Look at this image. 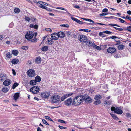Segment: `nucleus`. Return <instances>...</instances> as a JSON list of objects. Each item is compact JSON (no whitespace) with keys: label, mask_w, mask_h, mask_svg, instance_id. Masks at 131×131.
I'll return each mask as SVG.
<instances>
[{"label":"nucleus","mask_w":131,"mask_h":131,"mask_svg":"<svg viewBox=\"0 0 131 131\" xmlns=\"http://www.w3.org/2000/svg\"><path fill=\"white\" fill-rule=\"evenodd\" d=\"M85 97H86L85 96H83V95L78 96H77L74 99L72 105L75 106L79 105L83 102L84 99L85 98Z\"/></svg>","instance_id":"obj_1"},{"label":"nucleus","mask_w":131,"mask_h":131,"mask_svg":"<svg viewBox=\"0 0 131 131\" xmlns=\"http://www.w3.org/2000/svg\"><path fill=\"white\" fill-rule=\"evenodd\" d=\"M51 102L53 103L59 104L60 101V96L58 95H55L52 96L51 98Z\"/></svg>","instance_id":"obj_2"},{"label":"nucleus","mask_w":131,"mask_h":131,"mask_svg":"<svg viewBox=\"0 0 131 131\" xmlns=\"http://www.w3.org/2000/svg\"><path fill=\"white\" fill-rule=\"evenodd\" d=\"M111 110L112 111H114V113L116 114H121L123 113V111L120 107H115L112 106L111 108Z\"/></svg>","instance_id":"obj_3"},{"label":"nucleus","mask_w":131,"mask_h":131,"mask_svg":"<svg viewBox=\"0 0 131 131\" xmlns=\"http://www.w3.org/2000/svg\"><path fill=\"white\" fill-rule=\"evenodd\" d=\"M34 33L32 31H28L26 34L25 37L27 40H30L33 37Z\"/></svg>","instance_id":"obj_4"},{"label":"nucleus","mask_w":131,"mask_h":131,"mask_svg":"<svg viewBox=\"0 0 131 131\" xmlns=\"http://www.w3.org/2000/svg\"><path fill=\"white\" fill-rule=\"evenodd\" d=\"M40 91L39 87L37 86H34L31 88L30 89V91L34 94L37 93Z\"/></svg>","instance_id":"obj_5"},{"label":"nucleus","mask_w":131,"mask_h":131,"mask_svg":"<svg viewBox=\"0 0 131 131\" xmlns=\"http://www.w3.org/2000/svg\"><path fill=\"white\" fill-rule=\"evenodd\" d=\"M27 75L29 77H32L35 75V72L34 70L32 69L29 70L27 72Z\"/></svg>","instance_id":"obj_6"},{"label":"nucleus","mask_w":131,"mask_h":131,"mask_svg":"<svg viewBox=\"0 0 131 131\" xmlns=\"http://www.w3.org/2000/svg\"><path fill=\"white\" fill-rule=\"evenodd\" d=\"M102 18L104 19H105V18H110V19H115V18H117V19H118L122 23H124V22H125V21L124 20H123L122 19L120 18H117L116 17H115L114 16H110V17H102Z\"/></svg>","instance_id":"obj_7"},{"label":"nucleus","mask_w":131,"mask_h":131,"mask_svg":"<svg viewBox=\"0 0 131 131\" xmlns=\"http://www.w3.org/2000/svg\"><path fill=\"white\" fill-rule=\"evenodd\" d=\"M72 101V99L70 98L67 99L64 102V104L67 106H70Z\"/></svg>","instance_id":"obj_8"},{"label":"nucleus","mask_w":131,"mask_h":131,"mask_svg":"<svg viewBox=\"0 0 131 131\" xmlns=\"http://www.w3.org/2000/svg\"><path fill=\"white\" fill-rule=\"evenodd\" d=\"M107 52L110 53H113L116 51V49L115 48L113 47H109L107 49Z\"/></svg>","instance_id":"obj_9"},{"label":"nucleus","mask_w":131,"mask_h":131,"mask_svg":"<svg viewBox=\"0 0 131 131\" xmlns=\"http://www.w3.org/2000/svg\"><path fill=\"white\" fill-rule=\"evenodd\" d=\"M12 82L11 80L7 79L5 80L3 82V84L5 86H8Z\"/></svg>","instance_id":"obj_10"},{"label":"nucleus","mask_w":131,"mask_h":131,"mask_svg":"<svg viewBox=\"0 0 131 131\" xmlns=\"http://www.w3.org/2000/svg\"><path fill=\"white\" fill-rule=\"evenodd\" d=\"M50 95V93L49 92H44L41 94V96L43 98H48Z\"/></svg>","instance_id":"obj_11"},{"label":"nucleus","mask_w":131,"mask_h":131,"mask_svg":"<svg viewBox=\"0 0 131 131\" xmlns=\"http://www.w3.org/2000/svg\"><path fill=\"white\" fill-rule=\"evenodd\" d=\"M87 40V38L85 35H80V40L81 42L85 43Z\"/></svg>","instance_id":"obj_12"},{"label":"nucleus","mask_w":131,"mask_h":131,"mask_svg":"<svg viewBox=\"0 0 131 131\" xmlns=\"http://www.w3.org/2000/svg\"><path fill=\"white\" fill-rule=\"evenodd\" d=\"M51 37L53 38L54 40H58L59 37L58 34L56 33L52 34L51 35Z\"/></svg>","instance_id":"obj_13"},{"label":"nucleus","mask_w":131,"mask_h":131,"mask_svg":"<svg viewBox=\"0 0 131 131\" xmlns=\"http://www.w3.org/2000/svg\"><path fill=\"white\" fill-rule=\"evenodd\" d=\"M54 38H48L47 39V41L48 42V43L49 45H51L53 43V42Z\"/></svg>","instance_id":"obj_14"},{"label":"nucleus","mask_w":131,"mask_h":131,"mask_svg":"<svg viewBox=\"0 0 131 131\" xmlns=\"http://www.w3.org/2000/svg\"><path fill=\"white\" fill-rule=\"evenodd\" d=\"M59 37L60 38H63L65 36V34L63 32L60 31L58 33Z\"/></svg>","instance_id":"obj_15"},{"label":"nucleus","mask_w":131,"mask_h":131,"mask_svg":"<svg viewBox=\"0 0 131 131\" xmlns=\"http://www.w3.org/2000/svg\"><path fill=\"white\" fill-rule=\"evenodd\" d=\"M83 96H85V97H85V98L84 99V100L85 102H87L89 103L92 102V100L89 97H87L86 95H84Z\"/></svg>","instance_id":"obj_16"},{"label":"nucleus","mask_w":131,"mask_h":131,"mask_svg":"<svg viewBox=\"0 0 131 131\" xmlns=\"http://www.w3.org/2000/svg\"><path fill=\"white\" fill-rule=\"evenodd\" d=\"M86 43V45L88 46H93V44L92 42H91L89 40H86L85 43Z\"/></svg>","instance_id":"obj_17"},{"label":"nucleus","mask_w":131,"mask_h":131,"mask_svg":"<svg viewBox=\"0 0 131 131\" xmlns=\"http://www.w3.org/2000/svg\"><path fill=\"white\" fill-rule=\"evenodd\" d=\"M110 114L112 116V117L114 119L118 120L119 119V118L117 117L116 115L114 114H112L111 113H110Z\"/></svg>","instance_id":"obj_18"},{"label":"nucleus","mask_w":131,"mask_h":131,"mask_svg":"<svg viewBox=\"0 0 131 131\" xmlns=\"http://www.w3.org/2000/svg\"><path fill=\"white\" fill-rule=\"evenodd\" d=\"M100 25H105V26H108V25H109V26H115L117 27H120V26H119V25L115 24H109L108 25H107V24H102L101 23H100Z\"/></svg>","instance_id":"obj_19"},{"label":"nucleus","mask_w":131,"mask_h":131,"mask_svg":"<svg viewBox=\"0 0 131 131\" xmlns=\"http://www.w3.org/2000/svg\"><path fill=\"white\" fill-rule=\"evenodd\" d=\"M19 94L20 93H16L15 94L14 97V100L16 101L18 99V98L19 97Z\"/></svg>","instance_id":"obj_20"},{"label":"nucleus","mask_w":131,"mask_h":131,"mask_svg":"<svg viewBox=\"0 0 131 131\" xmlns=\"http://www.w3.org/2000/svg\"><path fill=\"white\" fill-rule=\"evenodd\" d=\"M6 78V76L4 74H0V81H3Z\"/></svg>","instance_id":"obj_21"},{"label":"nucleus","mask_w":131,"mask_h":131,"mask_svg":"<svg viewBox=\"0 0 131 131\" xmlns=\"http://www.w3.org/2000/svg\"><path fill=\"white\" fill-rule=\"evenodd\" d=\"M41 61V59L39 57H37L36 58L35 62L37 64L40 63Z\"/></svg>","instance_id":"obj_22"},{"label":"nucleus","mask_w":131,"mask_h":131,"mask_svg":"<svg viewBox=\"0 0 131 131\" xmlns=\"http://www.w3.org/2000/svg\"><path fill=\"white\" fill-rule=\"evenodd\" d=\"M11 62L13 64H15L18 63L19 60L17 59H13Z\"/></svg>","instance_id":"obj_23"},{"label":"nucleus","mask_w":131,"mask_h":131,"mask_svg":"<svg viewBox=\"0 0 131 131\" xmlns=\"http://www.w3.org/2000/svg\"><path fill=\"white\" fill-rule=\"evenodd\" d=\"M35 80L36 82H39L41 81V78L39 76L37 75L36 77L35 78Z\"/></svg>","instance_id":"obj_24"},{"label":"nucleus","mask_w":131,"mask_h":131,"mask_svg":"<svg viewBox=\"0 0 131 131\" xmlns=\"http://www.w3.org/2000/svg\"><path fill=\"white\" fill-rule=\"evenodd\" d=\"M12 53L14 55L17 56L18 54V51L16 50H14L12 51Z\"/></svg>","instance_id":"obj_25"},{"label":"nucleus","mask_w":131,"mask_h":131,"mask_svg":"<svg viewBox=\"0 0 131 131\" xmlns=\"http://www.w3.org/2000/svg\"><path fill=\"white\" fill-rule=\"evenodd\" d=\"M36 84V82L35 80H31L30 82V84L32 85H34Z\"/></svg>","instance_id":"obj_26"},{"label":"nucleus","mask_w":131,"mask_h":131,"mask_svg":"<svg viewBox=\"0 0 131 131\" xmlns=\"http://www.w3.org/2000/svg\"><path fill=\"white\" fill-rule=\"evenodd\" d=\"M8 89L7 87H4L2 89V91L5 93L6 92L8 91Z\"/></svg>","instance_id":"obj_27"},{"label":"nucleus","mask_w":131,"mask_h":131,"mask_svg":"<svg viewBox=\"0 0 131 131\" xmlns=\"http://www.w3.org/2000/svg\"><path fill=\"white\" fill-rule=\"evenodd\" d=\"M48 49V47L47 46H44L41 49V50L43 51H47Z\"/></svg>","instance_id":"obj_28"},{"label":"nucleus","mask_w":131,"mask_h":131,"mask_svg":"<svg viewBox=\"0 0 131 131\" xmlns=\"http://www.w3.org/2000/svg\"><path fill=\"white\" fill-rule=\"evenodd\" d=\"M125 46L123 44L119 45L118 46V48L119 50H122L124 47Z\"/></svg>","instance_id":"obj_29"},{"label":"nucleus","mask_w":131,"mask_h":131,"mask_svg":"<svg viewBox=\"0 0 131 131\" xmlns=\"http://www.w3.org/2000/svg\"><path fill=\"white\" fill-rule=\"evenodd\" d=\"M93 47L97 50H100L101 49V48L99 46H97L94 43L93 44Z\"/></svg>","instance_id":"obj_30"},{"label":"nucleus","mask_w":131,"mask_h":131,"mask_svg":"<svg viewBox=\"0 0 131 131\" xmlns=\"http://www.w3.org/2000/svg\"><path fill=\"white\" fill-rule=\"evenodd\" d=\"M102 98V96H101L100 95H98L95 96L94 99L95 100H97L101 99Z\"/></svg>","instance_id":"obj_31"},{"label":"nucleus","mask_w":131,"mask_h":131,"mask_svg":"<svg viewBox=\"0 0 131 131\" xmlns=\"http://www.w3.org/2000/svg\"><path fill=\"white\" fill-rule=\"evenodd\" d=\"M71 19L72 20H74V21L76 22L77 23H79V21L80 20H79L78 19L74 18L72 16L71 18Z\"/></svg>","instance_id":"obj_32"},{"label":"nucleus","mask_w":131,"mask_h":131,"mask_svg":"<svg viewBox=\"0 0 131 131\" xmlns=\"http://www.w3.org/2000/svg\"><path fill=\"white\" fill-rule=\"evenodd\" d=\"M19 85V84L16 82L14 83L12 86V89H14L16 87L18 86Z\"/></svg>","instance_id":"obj_33"},{"label":"nucleus","mask_w":131,"mask_h":131,"mask_svg":"<svg viewBox=\"0 0 131 131\" xmlns=\"http://www.w3.org/2000/svg\"><path fill=\"white\" fill-rule=\"evenodd\" d=\"M14 11L15 13H18L20 12V10L18 8H16L14 9Z\"/></svg>","instance_id":"obj_34"},{"label":"nucleus","mask_w":131,"mask_h":131,"mask_svg":"<svg viewBox=\"0 0 131 131\" xmlns=\"http://www.w3.org/2000/svg\"><path fill=\"white\" fill-rule=\"evenodd\" d=\"M6 56L8 58H10L12 57V56L11 55L10 52H8L7 53Z\"/></svg>","instance_id":"obj_35"},{"label":"nucleus","mask_w":131,"mask_h":131,"mask_svg":"<svg viewBox=\"0 0 131 131\" xmlns=\"http://www.w3.org/2000/svg\"><path fill=\"white\" fill-rule=\"evenodd\" d=\"M94 102V104L96 105H98L101 103V101L99 100H97Z\"/></svg>","instance_id":"obj_36"},{"label":"nucleus","mask_w":131,"mask_h":131,"mask_svg":"<svg viewBox=\"0 0 131 131\" xmlns=\"http://www.w3.org/2000/svg\"><path fill=\"white\" fill-rule=\"evenodd\" d=\"M82 19L84 20H85L87 21H89V22H92V23H94V21L93 20H92L91 19L85 18H82Z\"/></svg>","instance_id":"obj_37"},{"label":"nucleus","mask_w":131,"mask_h":131,"mask_svg":"<svg viewBox=\"0 0 131 131\" xmlns=\"http://www.w3.org/2000/svg\"><path fill=\"white\" fill-rule=\"evenodd\" d=\"M80 31H82L84 32H90V30L88 29H81L79 30Z\"/></svg>","instance_id":"obj_38"},{"label":"nucleus","mask_w":131,"mask_h":131,"mask_svg":"<svg viewBox=\"0 0 131 131\" xmlns=\"http://www.w3.org/2000/svg\"><path fill=\"white\" fill-rule=\"evenodd\" d=\"M73 94V93H69L67 94H65V95L66 96V97L67 98L68 97H69L71 96Z\"/></svg>","instance_id":"obj_39"},{"label":"nucleus","mask_w":131,"mask_h":131,"mask_svg":"<svg viewBox=\"0 0 131 131\" xmlns=\"http://www.w3.org/2000/svg\"><path fill=\"white\" fill-rule=\"evenodd\" d=\"M113 27L115 29L118 31H122L123 30V29L122 28H119L114 26H113Z\"/></svg>","instance_id":"obj_40"},{"label":"nucleus","mask_w":131,"mask_h":131,"mask_svg":"<svg viewBox=\"0 0 131 131\" xmlns=\"http://www.w3.org/2000/svg\"><path fill=\"white\" fill-rule=\"evenodd\" d=\"M25 21L29 22L30 20V18L29 17H26L25 18Z\"/></svg>","instance_id":"obj_41"},{"label":"nucleus","mask_w":131,"mask_h":131,"mask_svg":"<svg viewBox=\"0 0 131 131\" xmlns=\"http://www.w3.org/2000/svg\"><path fill=\"white\" fill-rule=\"evenodd\" d=\"M67 98L66 96L64 94L63 96H62L61 97V101H64Z\"/></svg>","instance_id":"obj_42"},{"label":"nucleus","mask_w":131,"mask_h":131,"mask_svg":"<svg viewBox=\"0 0 131 131\" xmlns=\"http://www.w3.org/2000/svg\"><path fill=\"white\" fill-rule=\"evenodd\" d=\"M21 48L22 49L26 50L28 49V47L26 46H22Z\"/></svg>","instance_id":"obj_43"},{"label":"nucleus","mask_w":131,"mask_h":131,"mask_svg":"<svg viewBox=\"0 0 131 131\" xmlns=\"http://www.w3.org/2000/svg\"><path fill=\"white\" fill-rule=\"evenodd\" d=\"M57 9H61L63 10H64L66 11H67V10L66 9H65L64 8L61 7H58L57 8H56Z\"/></svg>","instance_id":"obj_44"},{"label":"nucleus","mask_w":131,"mask_h":131,"mask_svg":"<svg viewBox=\"0 0 131 131\" xmlns=\"http://www.w3.org/2000/svg\"><path fill=\"white\" fill-rule=\"evenodd\" d=\"M39 6V7L43 9H46V7L45 6L42 4L40 5Z\"/></svg>","instance_id":"obj_45"},{"label":"nucleus","mask_w":131,"mask_h":131,"mask_svg":"<svg viewBox=\"0 0 131 131\" xmlns=\"http://www.w3.org/2000/svg\"><path fill=\"white\" fill-rule=\"evenodd\" d=\"M42 121L44 124L48 125H49V124L47 122V121L45 120L42 119Z\"/></svg>","instance_id":"obj_46"},{"label":"nucleus","mask_w":131,"mask_h":131,"mask_svg":"<svg viewBox=\"0 0 131 131\" xmlns=\"http://www.w3.org/2000/svg\"><path fill=\"white\" fill-rule=\"evenodd\" d=\"M60 26L61 27H69V25L67 24H62L60 25Z\"/></svg>","instance_id":"obj_47"},{"label":"nucleus","mask_w":131,"mask_h":131,"mask_svg":"<svg viewBox=\"0 0 131 131\" xmlns=\"http://www.w3.org/2000/svg\"><path fill=\"white\" fill-rule=\"evenodd\" d=\"M31 41L33 42H37V39L36 38H35L34 39H32Z\"/></svg>","instance_id":"obj_48"},{"label":"nucleus","mask_w":131,"mask_h":131,"mask_svg":"<svg viewBox=\"0 0 131 131\" xmlns=\"http://www.w3.org/2000/svg\"><path fill=\"white\" fill-rule=\"evenodd\" d=\"M45 30L47 31H49L51 32L52 31L51 29L48 28H46L45 29Z\"/></svg>","instance_id":"obj_49"},{"label":"nucleus","mask_w":131,"mask_h":131,"mask_svg":"<svg viewBox=\"0 0 131 131\" xmlns=\"http://www.w3.org/2000/svg\"><path fill=\"white\" fill-rule=\"evenodd\" d=\"M45 118L46 119H48L51 121H53V120L48 116H45Z\"/></svg>","instance_id":"obj_50"},{"label":"nucleus","mask_w":131,"mask_h":131,"mask_svg":"<svg viewBox=\"0 0 131 131\" xmlns=\"http://www.w3.org/2000/svg\"><path fill=\"white\" fill-rule=\"evenodd\" d=\"M126 18L129 20L130 21H131V17H130L129 16H126Z\"/></svg>","instance_id":"obj_51"},{"label":"nucleus","mask_w":131,"mask_h":131,"mask_svg":"<svg viewBox=\"0 0 131 131\" xmlns=\"http://www.w3.org/2000/svg\"><path fill=\"white\" fill-rule=\"evenodd\" d=\"M59 127L60 129H67L66 127L62 126L60 125L59 126Z\"/></svg>","instance_id":"obj_52"},{"label":"nucleus","mask_w":131,"mask_h":131,"mask_svg":"<svg viewBox=\"0 0 131 131\" xmlns=\"http://www.w3.org/2000/svg\"><path fill=\"white\" fill-rule=\"evenodd\" d=\"M103 32L107 34H110L112 33V32H110L109 31H104Z\"/></svg>","instance_id":"obj_53"},{"label":"nucleus","mask_w":131,"mask_h":131,"mask_svg":"<svg viewBox=\"0 0 131 131\" xmlns=\"http://www.w3.org/2000/svg\"><path fill=\"white\" fill-rule=\"evenodd\" d=\"M59 122L61 123H66V122L63 120L60 119L59 120Z\"/></svg>","instance_id":"obj_54"},{"label":"nucleus","mask_w":131,"mask_h":131,"mask_svg":"<svg viewBox=\"0 0 131 131\" xmlns=\"http://www.w3.org/2000/svg\"><path fill=\"white\" fill-rule=\"evenodd\" d=\"M130 28H131V26H129L127 27V29L128 31H129L131 32V29H129Z\"/></svg>","instance_id":"obj_55"},{"label":"nucleus","mask_w":131,"mask_h":131,"mask_svg":"<svg viewBox=\"0 0 131 131\" xmlns=\"http://www.w3.org/2000/svg\"><path fill=\"white\" fill-rule=\"evenodd\" d=\"M126 115L127 117H131V115H130V114L129 113H126Z\"/></svg>","instance_id":"obj_56"},{"label":"nucleus","mask_w":131,"mask_h":131,"mask_svg":"<svg viewBox=\"0 0 131 131\" xmlns=\"http://www.w3.org/2000/svg\"><path fill=\"white\" fill-rule=\"evenodd\" d=\"M110 38L112 39H114L115 38H118L115 36H113L110 37Z\"/></svg>","instance_id":"obj_57"},{"label":"nucleus","mask_w":131,"mask_h":131,"mask_svg":"<svg viewBox=\"0 0 131 131\" xmlns=\"http://www.w3.org/2000/svg\"><path fill=\"white\" fill-rule=\"evenodd\" d=\"M108 14L107 13H104L102 14H101L100 15V16H105L107 14Z\"/></svg>","instance_id":"obj_58"},{"label":"nucleus","mask_w":131,"mask_h":131,"mask_svg":"<svg viewBox=\"0 0 131 131\" xmlns=\"http://www.w3.org/2000/svg\"><path fill=\"white\" fill-rule=\"evenodd\" d=\"M38 25L35 24V25H34V28L35 29H37L38 28Z\"/></svg>","instance_id":"obj_59"},{"label":"nucleus","mask_w":131,"mask_h":131,"mask_svg":"<svg viewBox=\"0 0 131 131\" xmlns=\"http://www.w3.org/2000/svg\"><path fill=\"white\" fill-rule=\"evenodd\" d=\"M46 9H45L46 10H47L49 11H52V9L50 8H48L47 7H46Z\"/></svg>","instance_id":"obj_60"},{"label":"nucleus","mask_w":131,"mask_h":131,"mask_svg":"<svg viewBox=\"0 0 131 131\" xmlns=\"http://www.w3.org/2000/svg\"><path fill=\"white\" fill-rule=\"evenodd\" d=\"M12 72H13V74L15 75H16V73L15 71L14 70V69H13L12 70Z\"/></svg>","instance_id":"obj_61"},{"label":"nucleus","mask_w":131,"mask_h":131,"mask_svg":"<svg viewBox=\"0 0 131 131\" xmlns=\"http://www.w3.org/2000/svg\"><path fill=\"white\" fill-rule=\"evenodd\" d=\"M108 11V10L106 8H105L103 10H102V12H107Z\"/></svg>","instance_id":"obj_62"},{"label":"nucleus","mask_w":131,"mask_h":131,"mask_svg":"<svg viewBox=\"0 0 131 131\" xmlns=\"http://www.w3.org/2000/svg\"><path fill=\"white\" fill-rule=\"evenodd\" d=\"M82 23H82V24H84L86 23H87V24H88V25H93V23H85V22H82Z\"/></svg>","instance_id":"obj_63"},{"label":"nucleus","mask_w":131,"mask_h":131,"mask_svg":"<svg viewBox=\"0 0 131 131\" xmlns=\"http://www.w3.org/2000/svg\"><path fill=\"white\" fill-rule=\"evenodd\" d=\"M37 131H42L40 127H38L37 129Z\"/></svg>","instance_id":"obj_64"}]
</instances>
